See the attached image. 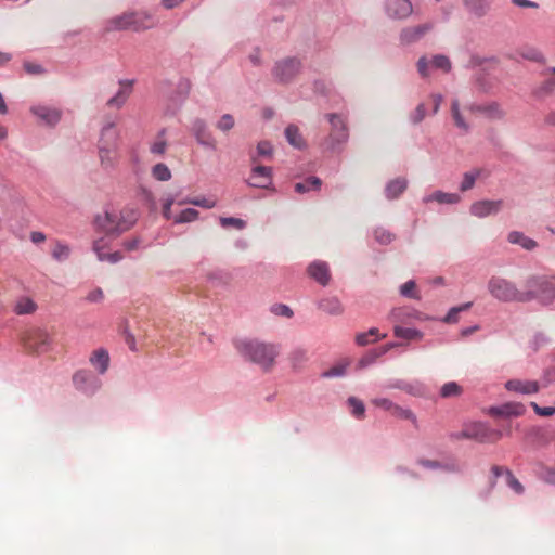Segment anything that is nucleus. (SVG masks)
<instances>
[{
    "mask_svg": "<svg viewBox=\"0 0 555 555\" xmlns=\"http://www.w3.org/2000/svg\"><path fill=\"white\" fill-rule=\"evenodd\" d=\"M451 114L454 120V124L457 128L468 131L469 125L465 121L464 117L460 112V102L459 100H453L451 104Z\"/></svg>",
    "mask_w": 555,
    "mask_h": 555,
    "instance_id": "e433bc0d",
    "label": "nucleus"
},
{
    "mask_svg": "<svg viewBox=\"0 0 555 555\" xmlns=\"http://www.w3.org/2000/svg\"><path fill=\"white\" fill-rule=\"evenodd\" d=\"M481 170L480 169H473L470 171H467L463 175V181L460 185V190L462 192H466L475 185L476 180L480 176Z\"/></svg>",
    "mask_w": 555,
    "mask_h": 555,
    "instance_id": "4c0bfd02",
    "label": "nucleus"
},
{
    "mask_svg": "<svg viewBox=\"0 0 555 555\" xmlns=\"http://www.w3.org/2000/svg\"><path fill=\"white\" fill-rule=\"evenodd\" d=\"M472 112L480 113L489 119L501 120L505 117V111L498 102H491L482 105H474Z\"/></svg>",
    "mask_w": 555,
    "mask_h": 555,
    "instance_id": "dca6fc26",
    "label": "nucleus"
},
{
    "mask_svg": "<svg viewBox=\"0 0 555 555\" xmlns=\"http://www.w3.org/2000/svg\"><path fill=\"white\" fill-rule=\"evenodd\" d=\"M250 175L246 180L247 184L251 188L269 189L272 184V168L253 164Z\"/></svg>",
    "mask_w": 555,
    "mask_h": 555,
    "instance_id": "ddd939ff",
    "label": "nucleus"
},
{
    "mask_svg": "<svg viewBox=\"0 0 555 555\" xmlns=\"http://www.w3.org/2000/svg\"><path fill=\"white\" fill-rule=\"evenodd\" d=\"M198 218V211L194 208H186L173 218L175 223H186L195 221Z\"/></svg>",
    "mask_w": 555,
    "mask_h": 555,
    "instance_id": "c03bdc74",
    "label": "nucleus"
},
{
    "mask_svg": "<svg viewBox=\"0 0 555 555\" xmlns=\"http://www.w3.org/2000/svg\"><path fill=\"white\" fill-rule=\"evenodd\" d=\"M326 118L331 125V129L324 140L325 150L331 152L340 151L349 138L346 119L338 114H327Z\"/></svg>",
    "mask_w": 555,
    "mask_h": 555,
    "instance_id": "6e6552de",
    "label": "nucleus"
},
{
    "mask_svg": "<svg viewBox=\"0 0 555 555\" xmlns=\"http://www.w3.org/2000/svg\"><path fill=\"white\" fill-rule=\"evenodd\" d=\"M104 299V293L102 288L96 287L88 293L86 300L89 302H101Z\"/></svg>",
    "mask_w": 555,
    "mask_h": 555,
    "instance_id": "13d9d810",
    "label": "nucleus"
},
{
    "mask_svg": "<svg viewBox=\"0 0 555 555\" xmlns=\"http://www.w3.org/2000/svg\"><path fill=\"white\" fill-rule=\"evenodd\" d=\"M135 220L137 214L134 210H126L120 214L105 211L96 217L95 223L104 232L113 234L129 230Z\"/></svg>",
    "mask_w": 555,
    "mask_h": 555,
    "instance_id": "39448f33",
    "label": "nucleus"
},
{
    "mask_svg": "<svg viewBox=\"0 0 555 555\" xmlns=\"http://www.w3.org/2000/svg\"><path fill=\"white\" fill-rule=\"evenodd\" d=\"M429 61L425 57V56H422L418 61H417V70L418 73L421 74L422 77H427L429 75Z\"/></svg>",
    "mask_w": 555,
    "mask_h": 555,
    "instance_id": "e2e57ef3",
    "label": "nucleus"
},
{
    "mask_svg": "<svg viewBox=\"0 0 555 555\" xmlns=\"http://www.w3.org/2000/svg\"><path fill=\"white\" fill-rule=\"evenodd\" d=\"M235 348L245 360L258 365L264 372L274 367L275 360L280 354L276 345L258 339L237 340Z\"/></svg>",
    "mask_w": 555,
    "mask_h": 555,
    "instance_id": "f257e3e1",
    "label": "nucleus"
},
{
    "mask_svg": "<svg viewBox=\"0 0 555 555\" xmlns=\"http://www.w3.org/2000/svg\"><path fill=\"white\" fill-rule=\"evenodd\" d=\"M285 137L291 145L297 149H301L305 146V140L301 137L298 127L294 125H289L285 129Z\"/></svg>",
    "mask_w": 555,
    "mask_h": 555,
    "instance_id": "c85d7f7f",
    "label": "nucleus"
},
{
    "mask_svg": "<svg viewBox=\"0 0 555 555\" xmlns=\"http://www.w3.org/2000/svg\"><path fill=\"white\" fill-rule=\"evenodd\" d=\"M133 91V80L124 79L119 81V90L112 96L106 105L111 108H121Z\"/></svg>",
    "mask_w": 555,
    "mask_h": 555,
    "instance_id": "2eb2a0df",
    "label": "nucleus"
},
{
    "mask_svg": "<svg viewBox=\"0 0 555 555\" xmlns=\"http://www.w3.org/2000/svg\"><path fill=\"white\" fill-rule=\"evenodd\" d=\"M31 113L43 120L47 125H55L61 119V112L48 106H34Z\"/></svg>",
    "mask_w": 555,
    "mask_h": 555,
    "instance_id": "aec40b11",
    "label": "nucleus"
},
{
    "mask_svg": "<svg viewBox=\"0 0 555 555\" xmlns=\"http://www.w3.org/2000/svg\"><path fill=\"white\" fill-rule=\"evenodd\" d=\"M24 69L30 75H40L44 73L43 67L40 64L25 62Z\"/></svg>",
    "mask_w": 555,
    "mask_h": 555,
    "instance_id": "680f3d73",
    "label": "nucleus"
},
{
    "mask_svg": "<svg viewBox=\"0 0 555 555\" xmlns=\"http://www.w3.org/2000/svg\"><path fill=\"white\" fill-rule=\"evenodd\" d=\"M526 288L524 294H530V300L538 299L543 305H548L555 299L554 276H530L526 281Z\"/></svg>",
    "mask_w": 555,
    "mask_h": 555,
    "instance_id": "0eeeda50",
    "label": "nucleus"
},
{
    "mask_svg": "<svg viewBox=\"0 0 555 555\" xmlns=\"http://www.w3.org/2000/svg\"><path fill=\"white\" fill-rule=\"evenodd\" d=\"M173 204V199H167L166 203L164 204L163 206V216L167 219V220H170L172 218L171 216V206Z\"/></svg>",
    "mask_w": 555,
    "mask_h": 555,
    "instance_id": "338daca9",
    "label": "nucleus"
},
{
    "mask_svg": "<svg viewBox=\"0 0 555 555\" xmlns=\"http://www.w3.org/2000/svg\"><path fill=\"white\" fill-rule=\"evenodd\" d=\"M308 274L321 285L325 286L331 280L330 268L326 262L314 261L308 267Z\"/></svg>",
    "mask_w": 555,
    "mask_h": 555,
    "instance_id": "f3484780",
    "label": "nucleus"
},
{
    "mask_svg": "<svg viewBox=\"0 0 555 555\" xmlns=\"http://www.w3.org/2000/svg\"><path fill=\"white\" fill-rule=\"evenodd\" d=\"M431 100H433V113L437 114L440 108L443 98L441 94H433Z\"/></svg>",
    "mask_w": 555,
    "mask_h": 555,
    "instance_id": "774afa93",
    "label": "nucleus"
},
{
    "mask_svg": "<svg viewBox=\"0 0 555 555\" xmlns=\"http://www.w3.org/2000/svg\"><path fill=\"white\" fill-rule=\"evenodd\" d=\"M51 255L56 261H65L70 256V247L67 244L56 241L51 249Z\"/></svg>",
    "mask_w": 555,
    "mask_h": 555,
    "instance_id": "72a5a7b5",
    "label": "nucleus"
},
{
    "mask_svg": "<svg viewBox=\"0 0 555 555\" xmlns=\"http://www.w3.org/2000/svg\"><path fill=\"white\" fill-rule=\"evenodd\" d=\"M375 237L382 244H388L391 242V234L385 230H376Z\"/></svg>",
    "mask_w": 555,
    "mask_h": 555,
    "instance_id": "0e129e2a",
    "label": "nucleus"
},
{
    "mask_svg": "<svg viewBox=\"0 0 555 555\" xmlns=\"http://www.w3.org/2000/svg\"><path fill=\"white\" fill-rule=\"evenodd\" d=\"M234 127V118L230 114H224L217 124V128L221 131H229Z\"/></svg>",
    "mask_w": 555,
    "mask_h": 555,
    "instance_id": "5fc2aeb1",
    "label": "nucleus"
},
{
    "mask_svg": "<svg viewBox=\"0 0 555 555\" xmlns=\"http://www.w3.org/2000/svg\"><path fill=\"white\" fill-rule=\"evenodd\" d=\"M183 203H190L195 206H199L203 208H214L216 206V201L208 199V198H202V199H186Z\"/></svg>",
    "mask_w": 555,
    "mask_h": 555,
    "instance_id": "bf43d9fd",
    "label": "nucleus"
},
{
    "mask_svg": "<svg viewBox=\"0 0 555 555\" xmlns=\"http://www.w3.org/2000/svg\"><path fill=\"white\" fill-rule=\"evenodd\" d=\"M120 133L114 122H108L101 129L98 141V156L104 170L114 169L119 160Z\"/></svg>",
    "mask_w": 555,
    "mask_h": 555,
    "instance_id": "f03ea898",
    "label": "nucleus"
},
{
    "mask_svg": "<svg viewBox=\"0 0 555 555\" xmlns=\"http://www.w3.org/2000/svg\"><path fill=\"white\" fill-rule=\"evenodd\" d=\"M472 306V302H467V304H464V305H461L459 307H453L449 310V312L447 313V315L443 318V322L446 323H455L457 322V315L460 312L462 311H466L470 308Z\"/></svg>",
    "mask_w": 555,
    "mask_h": 555,
    "instance_id": "de8ad7c7",
    "label": "nucleus"
},
{
    "mask_svg": "<svg viewBox=\"0 0 555 555\" xmlns=\"http://www.w3.org/2000/svg\"><path fill=\"white\" fill-rule=\"evenodd\" d=\"M391 415L400 420L410 421L415 427L417 426L416 415L410 409H405L396 404Z\"/></svg>",
    "mask_w": 555,
    "mask_h": 555,
    "instance_id": "ea45409f",
    "label": "nucleus"
},
{
    "mask_svg": "<svg viewBox=\"0 0 555 555\" xmlns=\"http://www.w3.org/2000/svg\"><path fill=\"white\" fill-rule=\"evenodd\" d=\"M301 63L298 59L286 57L275 63L272 74L276 80L288 82L299 73Z\"/></svg>",
    "mask_w": 555,
    "mask_h": 555,
    "instance_id": "1a4fd4ad",
    "label": "nucleus"
},
{
    "mask_svg": "<svg viewBox=\"0 0 555 555\" xmlns=\"http://www.w3.org/2000/svg\"><path fill=\"white\" fill-rule=\"evenodd\" d=\"M474 436L482 442H494L501 439L502 433L499 430L489 429L482 424H478L476 425V431Z\"/></svg>",
    "mask_w": 555,
    "mask_h": 555,
    "instance_id": "bb28decb",
    "label": "nucleus"
},
{
    "mask_svg": "<svg viewBox=\"0 0 555 555\" xmlns=\"http://www.w3.org/2000/svg\"><path fill=\"white\" fill-rule=\"evenodd\" d=\"M417 463L425 467V468H429V469H436V468H439L440 467V463L437 462V461H433V460H425V459H420L417 461Z\"/></svg>",
    "mask_w": 555,
    "mask_h": 555,
    "instance_id": "69168bd1",
    "label": "nucleus"
},
{
    "mask_svg": "<svg viewBox=\"0 0 555 555\" xmlns=\"http://www.w3.org/2000/svg\"><path fill=\"white\" fill-rule=\"evenodd\" d=\"M393 333L396 337L409 340H421L423 338V333L415 328L395 326Z\"/></svg>",
    "mask_w": 555,
    "mask_h": 555,
    "instance_id": "f704fd0d",
    "label": "nucleus"
},
{
    "mask_svg": "<svg viewBox=\"0 0 555 555\" xmlns=\"http://www.w3.org/2000/svg\"><path fill=\"white\" fill-rule=\"evenodd\" d=\"M76 389L87 395H93L101 387V382L89 371L79 370L73 375Z\"/></svg>",
    "mask_w": 555,
    "mask_h": 555,
    "instance_id": "f8f14e48",
    "label": "nucleus"
},
{
    "mask_svg": "<svg viewBox=\"0 0 555 555\" xmlns=\"http://www.w3.org/2000/svg\"><path fill=\"white\" fill-rule=\"evenodd\" d=\"M508 241L512 244H518V245L522 246L527 250H531L537 246L535 241L527 237L526 235H524L522 233L517 232V231L509 233Z\"/></svg>",
    "mask_w": 555,
    "mask_h": 555,
    "instance_id": "7c9ffc66",
    "label": "nucleus"
},
{
    "mask_svg": "<svg viewBox=\"0 0 555 555\" xmlns=\"http://www.w3.org/2000/svg\"><path fill=\"white\" fill-rule=\"evenodd\" d=\"M509 391L531 395L539 391V384L534 380L511 379L505 384Z\"/></svg>",
    "mask_w": 555,
    "mask_h": 555,
    "instance_id": "6ab92c4d",
    "label": "nucleus"
},
{
    "mask_svg": "<svg viewBox=\"0 0 555 555\" xmlns=\"http://www.w3.org/2000/svg\"><path fill=\"white\" fill-rule=\"evenodd\" d=\"M168 147L167 140L165 138V130H162L154 141L150 145V152L154 155L162 156L166 153Z\"/></svg>",
    "mask_w": 555,
    "mask_h": 555,
    "instance_id": "2f4dec72",
    "label": "nucleus"
},
{
    "mask_svg": "<svg viewBox=\"0 0 555 555\" xmlns=\"http://www.w3.org/2000/svg\"><path fill=\"white\" fill-rule=\"evenodd\" d=\"M464 4L476 16H483L489 7L488 0H464Z\"/></svg>",
    "mask_w": 555,
    "mask_h": 555,
    "instance_id": "473e14b6",
    "label": "nucleus"
},
{
    "mask_svg": "<svg viewBox=\"0 0 555 555\" xmlns=\"http://www.w3.org/2000/svg\"><path fill=\"white\" fill-rule=\"evenodd\" d=\"M319 307L323 311H325L330 314H333V315H339L344 311L343 305L335 297H331V298L321 300L319 304Z\"/></svg>",
    "mask_w": 555,
    "mask_h": 555,
    "instance_id": "cd10ccee",
    "label": "nucleus"
},
{
    "mask_svg": "<svg viewBox=\"0 0 555 555\" xmlns=\"http://www.w3.org/2000/svg\"><path fill=\"white\" fill-rule=\"evenodd\" d=\"M384 12L390 20H406L413 13V4L410 0H384Z\"/></svg>",
    "mask_w": 555,
    "mask_h": 555,
    "instance_id": "9d476101",
    "label": "nucleus"
},
{
    "mask_svg": "<svg viewBox=\"0 0 555 555\" xmlns=\"http://www.w3.org/2000/svg\"><path fill=\"white\" fill-rule=\"evenodd\" d=\"M461 201V196L456 193H446L436 191L423 198L424 203L437 202L439 204H456Z\"/></svg>",
    "mask_w": 555,
    "mask_h": 555,
    "instance_id": "4be33fe9",
    "label": "nucleus"
},
{
    "mask_svg": "<svg viewBox=\"0 0 555 555\" xmlns=\"http://www.w3.org/2000/svg\"><path fill=\"white\" fill-rule=\"evenodd\" d=\"M386 335H382L380 338H385ZM379 338L378 330L376 327L370 328L367 332L359 333L356 335V343L359 346H366L370 343L376 341Z\"/></svg>",
    "mask_w": 555,
    "mask_h": 555,
    "instance_id": "c9c22d12",
    "label": "nucleus"
},
{
    "mask_svg": "<svg viewBox=\"0 0 555 555\" xmlns=\"http://www.w3.org/2000/svg\"><path fill=\"white\" fill-rule=\"evenodd\" d=\"M431 65L435 68H440L444 72H449L451 69V62L446 55H435L431 60Z\"/></svg>",
    "mask_w": 555,
    "mask_h": 555,
    "instance_id": "3c124183",
    "label": "nucleus"
},
{
    "mask_svg": "<svg viewBox=\"0 0 555 555\" xmlns=\"http://www.w3.org/2000/svg\"><path fill=\"white\" fill-rule=\"evenodd\" d=\"M463 392L462 387L455 382L446 383L440 389V396L442 398H455L460 397Z\"/></svg>",
    "mask_w": 555,
    "mask_h": 555,
    "instance_id": "58836bf2",
    "label": "nucleus"
},
{
    "mask_svg": "<svg viewBox=\"0 0 555 555\" xmlns=\"http://www.w3.org/2000/svg\"><path fill=\"white\" fill-rule=\"evenodd\" d=\"M433 28V22L403 27L399 34L400 43L403 46L415 43L431 31Z\"/></svg>",
    "mask_w": 555,
    "mask_h": 555,
    "instance_id": "9b49d317",
    "label": "nucleus"
},
{
    "mask_svg": "<svg viewBox=\"0 0 555 555\" xmlns=\"http://www.w3.org/2000/svg\"><path fill=\"white\" fill-rule=\"evenodd\" d=\"M347 371V364H337L330 370L325 371L322 376L326 378L338 377L345 375Z\"/></svg>",
    "mask_w": 555,
    "mask_h": 555,
    "instance_id": "864d4df0",
    "label": "nucleus"
},
{
    "mask_svg": "<svg viewBox=\"0 0 555 555\" xmlns=\"http://www.w3.org/2000/svg\"><path fill=\"white\" fill-rule=\"evenodd\" d=\"M38 306L37 304L27 296H22L16 299L13 311L17 315H24V314H33L36 312Z\"/></svg>",
    "mask_w": 555,
    "mask_h": 555,
    "instance_id": "5701e85b",
    "label": "nucleus"
},
{
    "mask_svg": "<svg viewBox=\"0 0 555 555\" xmlns=\"http://www.w3.org/2000/svg\"><path fill=\"white\" fill-rule=\"evenodd\" d=\"M106 244L104 240L95 241L93 244V250L96 253L99 260L101 261H108L111 263H116L119 260L122 259V255L119 251L105 254L103 253V249L105 248Z\"/></svg>",
    "mask_w": 555,
    "mask_h": 555,
    "instance_id": "393cba45",
    "label": "nucleus"
},
{
    "mask_svg": "<svg viewBox=\"0 0 555 555\" xmlns=\"http://www.w3.org/2000/svg\"><path fill=\"white\" fill-rule=\"evenodd\" d=\"M271 312L275 315H282L285 318H292L293 317V310L284 305V304H276L271 307Z\"/></svg>",
    "mask_w": 555,
    "mask_h": 555,
    "instance_id": "6e6d98bb",
    "label": "nucleus"
},
{
    "mask_svg": "<svg viewBox=\"0 0 555 555\" xmlns=\"http://www.w3.org/2000/svg\"><path fill=\"white\" fill-rule=\"evenodd\" d=\"M293 367H300L307 360L308 353L304 349H295L289 356Z\"/></svg>",
    "mask_w": 555,
    "mask_h": 555,
    "instance_id": "09e8293b",
    "label": "nucleus"
},
{
    "mask_svg": "<svg viewBox=\"0 0 555 555\" xmlns=\"http://www.w3.org/2000/svg\"><path fill=\"white\" fill-rule=\"evenodd\" d=\"M347 402L351 409V414L354 417L360 418V420L364 417L365 406L361 400H359L354 397H350Z\"/></svg>",
    "mask_w": 555,
    "mask_h": 555,
    "instance_id": "a18cd8bd",
    "label": "nucleus"
},
{
    "mask_svg": "<svg viewBox=\"0 0 555 555\" xmlns=\"http://www.w3.org/2000/svg\"><path fill=\"white\" fill-rule=\"evenodd\" d=\"M321 186V180L317 177H310L304 182H298L295 184V190L298 193H305L310 190H318Z\"/></svg>",
    "mask_w": 555,
    "mask_h": 555,
    "instance_id": "a19ab883",
    "label": "nucleus"
},
{
    "mask_svg": "<svg viewBox=\"0 0 555 555\" xmlns=\"http://www.w3.org/2000/svg\"><path fill=\"white\" fill-rule=\"evenodd\" d=\"M408 181L404 178H397L391 180L385 189V194L388 199L399 197L406 189Z\"/></svg>",
    "mask_w": 555,
    "mask_h": 555,
    "instance_id": "b1692460",
    "label": "nucleus"
},
{
    "mask_svg": "<svg viewBox=\"0 0 555 555\" xmlns=\"http://www.w3.org/2000/svg\"><path fill=\"white\" fill-rule=\"evenodd\" d=\"M426 116V108L423 103L418 104L415 111L411 114V120L413 124H420Z\"/></svg>",
    "mask_w": 555,
    "mask_h": 555,
    "instance_id": "4d7b16f0",
    "label": "nucleus"
},
{
    "mask_svg": "<svg viewBox=\"0 0 555 555\" xmlns=\"http://www.w3.org/2000/svg\"><path fill=\"white\" fill-rule=\"evenodd\" d=\"M272 145L268 141H261L257 145V154L251 156V163H258L259 157H271L272 156Z\"/></svg>",
    "mask_w": 555,
    "mask_h": 555,
    "instance_id": "37998d69",
    "label": "nucleus"
},
{
    "mask_svg": "<svg viewBox=\"0 0 555 555\" xmlns=\"http://www.w3.org/2000/svg\"><path fill=\"white\" fill-rule=\"evenodd\" d=\"M531 406L533 408L534 412L540 416H552L555 414V406L542 408L538 405L535 402H531Z\"/></svg>",
    "mask_w": 555,
    "mask_h": 555,
    "instance_id": "052dcab7",
    "label": "nucleus"
},
{
    "mask_svg": "<svg viewBox=\"0 0 555 555\" xmlns=\"http://www.w3.org/2000/svg\"><path fill=\"white\" fill-rule=\"evenodd\" d=\"M152 176L158 181H168L171 179V171L167 165L158 163L153 166Z\"/></svg>",
    "mask_w": 555,
    "mask_h": 555,
    "instance_id": "79ce46f5",
    "label": "nucleus"
},
{
    "mask_svg": "<svg viewBox=\"0 0 555 555\" xmlns=\"http://www.w3.org/2000/svg\"><path fill=\"white\" fill-rule=\"evenodd\" d=\"M192 132L195 135L197 142L207 146H215V141L211 134L208 132L206 124L202 119H196L192 125Z\"/></svg>",
    "mask_w": 555,
    "mask_h": 555,
    "instance_id": "412c9836",
    "label": "nucleus"
},
{
    "mask_svg": "<svg viewBox=\"0 0 555 555\" xmlns=\"http://www.w3.org/2000/svg\"><path fill=\"white\" fill-rule=\"evenodd\" d=\"M153 17L147 13L128 12L112 17L107 22V30L142 31L154 27Z\"/></svg>",
    "mask_w": 555,
    "mask_h": 555,
    "instance_id": "20e7f679",
    "label": "nucleus"
},
{
    "mask_svg": "<svg viewBox=\"0 0 555 555\" xmlns=\"http://www.w3.org/2000/svg\"><path fill=\"white\" fill-rule=\"evenodd\" d=\"M492 472L495 476H500L501 474L505 475L507 486L513 489L516 493L521 494L524 492V486L520 481L514 476V474L509 469H504L499 466H494Z\"/></svg>",
    "mask_w": 555,
    "mask_h": 555,
    "instance_id": "a878e982",
    "label": "nucleus"
},
{
    "mask_svg": "<svg viewBox=\"0 0 555 555\" xmlns=\"http://www.w3.org/2000/svg\"><path fill=\"white\" fill-rule=\"evenodd\" d=\"M491 413L501 416H518L524 413V406L520 404H505L500 408H492Z\"/></svg>",
    "mask_w": 555,
    "mask_h": 555,
    "instance_id": "c756f323",
    "label": "nucleus"
},
{
    "mask_svg": "<svg viewBox=\"0 0 555 555\" xmlns=\"http://www.w3.org/2000/svg\"><path fill=\"white\" fill-rule=\"evenodd\" d=\"M400 294L408 298L420 299L418 292L416 291V284L413 280L401 285Z\"/></svg>",
    "mask_w": 555,
    "mask_h": 555,
    "instance_id": "49530a36",
    "label": "nucleus"
},
{
    "mask_svg": "<svg viewBox=\"0 0 555 555\" xmlns=\"http://www.w3.org/2000/svg\"><path fill=\"white\" fill-rule=\"evenodd\" d=\"M487 288L489 294L501 302H528L530 294H524L516 284L505 278L493 275L489 279Z\"/></svg>",
    "mask_w": 555,
    "mask_h": 555,
    "instance_id": "7ed1b4c3",
    "label": "nucleus"
},
{
    "mask_svg": "<svg viewBox=\"0 0 555 555\" xmlns=\"http://www.w3.org/2000/svg\"><path fill=\"white\" fill-rule=\"evenodd\" d=\"M55 330L53 327H31L23 334L25 348L34 353H46L53 347Z\"/></svg>",
    "mask_w": 555,
    "mask_h": 555,
    "instance_id": "423d86ee",
    "label": "nucleus"
},
{
    "mask_svg": "<svg viewBox=\"0 0 555 555\" xmlns=\"http://www.w3.org/2000/svg\"><path fill=\"white\" fill-rule=\"evenodd\" d=\"M503 206V201L483 199L472 204L470 214L478 218H485L498 214Z\"/></svg>",
    "mask_w": 555,
    "mask_h": 555,
    "instance_id": "4468645a",
    "label": "nucleus"
},
{
    "mask_svg": "<svg viewBox=\"0 0 555 555\" xmlns=\"http://www.w3.org/2000/svg\"><path fill=\"white\" fill-rule=\"evenodd\" d=\"M89 361L99 374H105L109 366V354L106 349L99 348L91 353Z\"/></svg>",
    "mask_w": 555,
    "mask_h": 555,
    "instance_id": "a211bd4d",
    "label": "nucleus"
},
{
    "mask_svg": "<svg viewBox=\"0 0 555 555\" xmlns=\"http://www.w3.org/2000/svg\"><path fill=\"white\" fill-rule=\"evenodd\" d=\"M371 404L376 408L383 409L391 414L396 403L387 398H374L371 400Z\"/></svg>",
    "mask_w": 555,
    "mask_h": 555,
    "instance_id": "603ef678",
    "label": "nucleus"
},
{
    "mask_svg": "<svg viewBox=\"0 0 555 555\" xmlns=\"http://www.w3.org/2000/svg\"><path fill=\"white\" fill-rule=\"evenodd\" d=\"M219 221L223 228L233 227L237 230H243L246 227V222L243 219L235 217H221Z\"/></svg>",
    "mask_w": 555,
    "mask_h": 555,
    "instance_id": "8fccbe9b",
    "label": "nucleus"
}]
</instances>
